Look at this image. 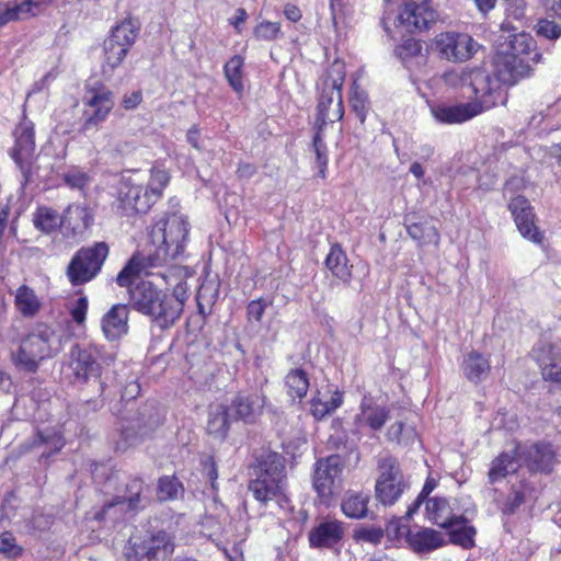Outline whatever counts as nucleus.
<instances>
[{"label": "nucleus", "instance_id": "nucleus-1", "mask_svg": "<svg viewBox=\"0 0 561 561\" xmlns=\"http://www.w3.org/2000/svg\"><path fill=\"white\" fill-rule=\"evenodd\" d=\"M190 229L187 217L183 214L173 213L157 220L149 233V264L161 267L184 260Z\"/></svg>", "mask_w": 561, "mask_h": 561}, {"label": "nucleus", "instance_id": "nucleus-2", "mask_svg": "<svg viewBox=\"0 0 561 561\" xmlns=\"http://www.w3.org/2000/svg\"><path fill=\"white\" fill-rule=\"evenodd\" d=\"M536 42L528 33H518L497 49L493 57L494 72L505 85H514L530 76L533 66L540 61Z\"/></svg>", "mask_w": 561, "mask_h": 561}, {"label": "nucleus", "instance_id": "nucleus-3", "mask_svg": "<svg viewBox=\"0 0 561 561\" xmlns=\"http://www.w3.org/2000/svg\"><path fill=\"white\" fill-rule=\"evenodd\" d=\"M286 474L284 458L277 453H267L259 460L257 477L249 483L253 497L264 504L275 503L279 510H290L286 493Z\"/></svg>", "mask_w": 561, "mask_h": 561}, {"label": "nucleus", "instance_id": "nucleus-4", "mask_svg": "<svg viewBox=\"0 0 561 561\" xmlns=\"http://www.w3.org/2000/svg\"><path fill=\"white\" fill-rule=\"evenodd\" d=\"M61 351V337L46 323H36L21 337L12 352L14 365L23 371L36 373L41 363Z\"/></svg>", "mask_w": 561, "mask_h": 561}, {"label": "nucleus", "instance_id": "nucleus-5", "mask_svg": "<svg viewBox=\"0 0 561 561\" xmlns=\"http://www.w3.org/2000/svg\"><path fill=\"white\" fill-rule=\"evenodd\" d=\"M131 307L151 318L160 329H168L179 320L180 304L149 280H140L129 288Z\"/></svg>", "mask_w": 561, "mask_h": 561}, {"label": "nucleus", "instance_id": "nucleus-6", "mask_svg": "<svg viewBox=\"0 0 561 561\" xmlns=\"http://www.w3.org/2000/svg\"><path fill=\"white\" fill-rule=\"evenodd\" d=\"M169 181V173L159 168L151 169L146 186L123 179L117 190L118 201L126 213H147L162 197Z\"/></svg>", "mask_w": 561, "mask_h": 561}, {"label": "nucleus", "instance_id": "nucleus-7", "mask_svg": "<svg viewBox=\"0 0 561 561\" xmlns=\"http://www.w3.org/2000/svg\"><path fill=\"white\" fill-rule=\"evenodd\" d=\"M346 76L345 65L334 61L327 71L322 82V92L318 103L316 127L324 128L328 123L342 119L344 114L342 87Z\"/></svg>", "mask_w": 561, "mask_h": 561}, {"label": "nucleus", "instance_id": "nucleus-8", "mask_svg": "<svg viewBox=\"0 0 561 561\" xmlns=\"http://www.w3.org/2000/svg\"><path fill=\"white\" fill-rule=\"evenodd\" d=\"M174 549L171 537L165 531L131 536L125 548L127 561H164Z\"/></svg>", "mask_w": 561, "mask_h": 561}, {"label": "nucleus", "instance_id": "nucleus-9", "mask_svg": "<svg viewBox=\"0 0 561 561\" xmlns=\"http://www.w3.org/2000/svg\"><path fill=\"white\" fill-rule=\"evenodd\" d=\"M107 254L108 248L104 242L80 249L67 268V276L70 283L72 285H80L94 278L101 271Z\"/></svg>", "mask_w": 561, "mask_h": 561}, {"label": "nucleus", "instance_id": "nucleus-10", "mask_svg": "<svg viewBox=\"0 0 561 561\" xmlns=\"http://www.w3.org/2000/svg\"><path fill=\"white\" fill-rule=\"evenodd\" d=\"M379 477L375 484L376 499L385 506L393 505L407 489L398 462L387 457L378 463Z\"/></svg>", "mask_w": 561, "mask_h": 561}, {"label": "nucleus", "instance_id": "nucleus-11", "mask_svg": "<svg viewBox=\"0 0 561 561\" xmlns=\"http://www.w3.org/2000/svg\"><path fill=\"white\" fill-rule=\"evenodd\" d=\"M434 47L442 59L466 62L479 51L481 45L467 33L443 32L436 35Z\"/></svg>", "mask_w": 561, "mask_h": 561}, {"label": "nucleus", "instance_id": "nucleus-12", "mask_svg": "<svg viewBox=\"0 0 561 561\" xmlns=\"http://www.w3.org/2000/svg\"><path fill=\"white\" fill-rule=\"evenodd\" d=\"M343 467L339 455H331L316 462L312 485L322 502H328L340 491Z\"/></svg>", "mask_w": 561, "mask_h": 561}, {"label": "nucleus", "instance_id": "nucleus-13", "mask_svg": "<svg viewBox=\"0 0 561 561\" xmlns=\"http://www.w3.org/2000/svg\"><path fill=\"white\" fill-rule=\"evenodd\" d=\"M492 78L486 71L480 68L471 69L468 88L471 90L473 100L470 104H477L480 107V114L494 107L503 99L502 84H504L494 73Z\"/></svg>", "mask_w": 561, "mask_h": 561}, {"label": "nucleus", "instance_id": "nucleus-14", "mask_svg": "<svg viewBox=\"0 0 561 561\" xmlns=\"http://www.w3.org/2000/svg\"><path fill=\"white\" fill-rule=\"evenodd\" d=\"M14 146L11 149V157L21 170H24L32 162L35 154V125L27 117L23 116L13 130Z\"/></svg>", "mask_w": 561, "mask_h": 561}, {"label": "nucleus", "instance_id": "nucleus-15", "mask_svg": "<svg viewBox=\"0 0 561 561\" xmlns=\"http://www.w3.org/2000/svg\"><path fill=\"white\" fill-rule=\"evenodd\" d=\"M99 348L94 344L88 346L73 345L69 352V367L79 381L100 377L101 366L96 362Z\"/></svg>", "mask_w": 561, "mask_h": 561}, {"label": "nucleus", "instance_id": "nucleus-16", "mask_svg": "<svg viewBox=\"0 0 561 561\" xmlns=\"http://www.w3.org/2000/svg\"><path fill=\"white\" fill-rule=\"evenodd\" d=\"M456 500L434 496L425 502L426 518L442 528H453L465 522L463 513L456 506Z\"/></svg>", "mask_w": 561, "mask_h": 561}, {"label": "nucleus", "instance_id": "nucleus-17", "mask_svg": "<svg viewBox=\"0 0 561 561\" xmlns=\"http://www.w3.org/2000/svg\"><path fill=\"white\" fill-rule=\"evenodd\" d=\"M508 208L519 233L533 243H542L543 234L535 224V214L529 202L524 196L518 195L512 198Z\"/></svg>", "mask_w": 561, "mask_h": 561}, {"label": "nucleus", "instance_id": "nucleus-18", "mask_svg": "<svg viewBox=\"0 0 561 561\" xmlns=\"http://www.w3.org/2000/svg\"><path fill=\"white\" fill-rule=\"evenodd\" d=\"M398 20L408 32L423 31L436 20V12L430 0H411L404 4Z\"/></svg>", "mask_w": 561, "mask_h": 561}, {"label": "nucleus", "instance_id": "nucleus-19", "mask_svg": "<svg viewBox=\"0 0 561 561\" xmlns=\"http://www.w3.org/2000/svg\"><path fill=\"white\" fill-rule=\"evenodd\" d=\"M520 466L531 472L548 473L556 461V453L550 444L537 443L525 447L518 453Z\"/></svg>", "mask_w": 561, "mask_h": 561}, {"label": "nucleus", "instance_id": "nucleus-20", "mask_svg": "<svg viewBox=\"0 0 561 561\" xmlns=\"http://www.w3.org/2000/svg\"><path fill=\"white\" fill-rule=\"evenodd\" d=\"M85 104L90 110L85 112V119L82 125L83 131H88L106 121L114 107V96L110 90L101 89L93 91L91 96L87 99Z\"/></svg>", "mask_w": 561, "mask_h": 561}, {"label": "nucleus", "instance_id": "nucleus-21", "mask_svg": "<svg viewBox=\"0 0 561 561\" xmlns=\"http://www.w3.org/2000/svg\"><path fill=\"white\" fill-rule=\"evenodd\" d=\"M433 117L442 124L453 125L465 123L480 114L477 104L467 103H436L430 107Z\"/></svg>", "mask_w": 561, "mask_h": 561}, {"label": "nucleus", "instance_id": "nucleus-22", "mask_svg": "<svg viewBox=\"0 0 561 561\" xmlns=\"http://www.w3.org/2000/svg\"><path fill=\"white\" fill-rule=\"evenodd\" d=\"M92 221L93 214L85 204H71L61 216V229L66 236H81Z\"/></svg>", "mask_w": 561, "mask_h": 561}, {"label": "nucleus", "instance_id": "nucleus-23", "mask_svg": "<svg viewBox=\"0 0 561 561\" xmlns=\"http://www.w3.org/2000/svg\"><path fill=\"white\" fill-rule=\"evenodd\" d=\"M405 539L410 548L417 553L431 552L445 546L447 542L440 531L427 527L408 529Z\"/></svg>", "mask_w": 561, "mask_h": 561}, {"label": "nucleus", "instance_id": "nucleus-24", "mask_svg": "<svg viewBox=\"0 0 561 561\" xmlns=\"http://www.w3.org/2000/svg\"><path fill=\"white\" fill-rule=\"evenodd\" d=\"M128 307L124 304L114 305L101 320V328L108 341H116L128 332Z\"/></svg>", "mask_w": 561, "mask_h": 561}, {"label": "nucleus", "instance_id": "nucleus-25", "mask_svg": "<svg viewBox=\"0 0 561 561\" xmlns=\"http://www.w3.org/2000/svg\"><path fill=\"white\" fill-rule=\"evenodd\" d=\"M344 536L343 523L336 519L324 520L309 533V543L313 548H332Z\"/></svg>", "mask_w": 561, "mask_h": 561}, {"label": "nucleus", "instance_id": "nucleus-26", "mask_svg": "<svg viewBox=\"0 0 561 561\" xmlns=\"http://www.w3.org/2000/svg\"><path fill=\"white\" fill-rule=\"evenodd\" d=\"M344 393L332 385L318 389L311 399V413L321 420L339 409L343 403Z\"/></svg>", "mask_w": 561, "mask_h": 561}, {"label": "nucleus", "instance_id": "nucleus-27", "mask_svg": "<svg viewBox=\"0 0 561 561\" xmlns=\"http://www.w3.org/2000/svg\"><path fill=\"white\" fill-rule=\"evenodd\" d=\"M390 410L386 405L374 402L370 398H364L359 412L355 416V424L358 427H368L373 431H379L389 419Z\"/></svg>", "mask_w": 561, "mask_h": 561}, {"label": "nucleus", "instance_id": "nucleus-28", "mask_svg": "<svg viewBox=\"0 0 561 561\" xmlns=\"http://www.w3.org/2000/svg\"><path fill=\"white\" fill-rule=\"evenodd\" d=\"M536 360L541 369L543 379L561 381V354L554 346L545 344L536 348Z\"/></svg>", "mask_w": 561, "mask_h": 561}, {"label": "nucleus", "instance_id": "nucleus-29", "mask_svg": "<svg viewBox=\"0 0 561 561\" xmlns=\"http://www.w3.org/2000/svg\"><path fill=\"white\" fill-rule=\"evenodd\" d=\"M144 491V482L139 479L131 480L126 486V496L117 497L115 502H111L104 505L101 512L95 514V519L102 520L106 513L114 506L121 505L126 506L127 510L136 511L140 507L141 494Z\"/></svg>", "mask_w": 561, "mask_h": 561}, {"label": "nucleus", "instance_id": "nucleus-30", "mask_svg": "<svg viewBox=\"0 0 561 561\" xmlns=\"http://www.w3.org/2000/svg\"><path fill=\"white\" fill-rule=\"evenodd\" d=\"M461 369L468 380L480 382L489 375L491 365L481 353L471 351L463 357Z\"/></svg>", "mask_w": 561, "mask_h": 561}, {"label": "nucleus", "instance_id": "nucleus-31", "mask_svg": "<svg viewBox=\"0 0 561 561\" xmlns=\"http://www.w3.org/2000/svg\"><path fill=\"white\" fill-rule=\"evenodd\" d=\"M265 404V398L261 394L238 396L231 403V409L238 419L252 422L259 415Z\"/></svg>", "mask_w": 561, "mask_h": 561}, {"label": "nucleus", "instance_id": "nucleus-32", "mask_svg": "<svg viewBox=\"0 0 561 561\" xmlns=\"http://www.w3.org/2000/svg\"><path fill=\"white\" fill-rule=\"evenodd\" d=\"M154 267L157 265L149 264V256L147 254H134L118 273L116 282L121 287H129L140 273H148L149 268Z\"/></svg>", "mask_w": 561, "mask_h": 561}, {"label": "nucleus", "instance_id": "nucleus-33", "mask_svg": "<svg viewBox=\"0 0 561 561\" xmlns=\"http://www.w3.org/2000/svg\"><path fill=\"white\" fill-rule=\"evenodd\" d=\"M325 266L332 275L343 283H350L352 277L348 260L340 244H333L325 257Z\"/></svg>", "mask_w": 561, "mask_h": 561}, {"label": "nucleus", "instance_id": "nucleus-34", "mask_svg": "<svg viewBox=\"0 0 561 561\" xmlns=\"http://www.w3.org/2000/svg\"><path fill=\"white\" fill-rule=\"evenodd\" d=\"M520 467L519 456L517 450L511 453H502L496 457L489 470V480L494 483L510 473H514Z\"/></svg>", "mask_w": 561, "mask_h": 561}, {"label": "nucleus", "instance_id": "nucleus-35", "mask_svg": "<svg viewBox=\"0 0 561 561\" xmlns=\"http://www.w3.org/2000/svg\"><path fill=\"white\" fill-rule=\"evenodd\" d=\"M369 494L347 491L342 500L341 510L350 518L362 519L368 513Z\"/></svg>", "mask_w": 561, "mask_h": 561}, {"label": "nucleus", "instance_id": "nucleus-36", "mask_svg": "<svg viewBox=\"0 0 561 561\" xmlns=\"http://www.w3.org/2000/svg\"><path fill=\"white\" fill-rule=\"evenodd\" d=\"M230 427L229 408L224 404L210 407L207 432L216 438L224 439Z\"/></svg>", "mask_w": 561, "mask_h": 561}, {"label": "nucleus", "instance_id": "nucleus-37", "mask_svg": "<svg viewBox=\"0 0 561 561\" xmlns=\"http://www.w3.org/2000/svg\"><path fill=\"white\" fill-rule=\"evenodd\" d=\"M14 304L18 311L25 318L34 317L42 307V302L35 291L26 285H22L16 289Z\"/></svg>", "mask_w": 561, "mask_h": 561}, {"label": "nucleus", "instance_id": "nucleus-38", "mask_svg": "<svg viewBox=\"0 0 561 561\" xmlns=\"http://www.w3.org/2000/svg\"><path fill=\"white\" fill-rule=\"evenodd\" d=\"M139 28V21L135 18L127 16L112 30L110 38L114 43H119L124 47L130 48L136 41Z\"/></svg>", "mask_w": 561, "mask_h": 561}, {"label": "nucleus", "instance_id": "nucleus-39", "mask_svg": "<svg viewBox=\"0 0 561 561\" xmlns=\"http://www.w3.org/2000/svg\"><path fill=\"white\" fill-rule=\"evenodd\" d=\"M408 234L420 244H434L438 247L439 244V233L435 226H433L427 220L411 222L407 225Z\"/></svg>", "mask_w": 561, "mask_h": 561}, {"label": "nucleus", "instance_id": "nucleus-40", "mask_svg": "<svg viewBox=\"0 0 561 561\" xmlns=\"http://www.w3.org/2000/svg\"><path fill=\"white\" fill-rule=\"evenodd\" d=\"M285 385L289 397L302 399L310 386L309 376L301 368L291 369L285 377Z\"/></svg>", "mask_w": 561, "mask_h": 561}, {"label": "nucleus", "instance_id": "nucleus-41", "mask_svg": "<svg viewBox=\"0 0 561 561\" xmlns=\"http://www.w3.org/2000/svg\"><path fill=\"white\" fill-rule=\"evenodd\" d=\"M244 59L240 55L232 56L224 66L225 77L229 85L238 94H242Z\"/></svg>", "mask_w": 561, "mask_h": 561}, {"label": "nucleus", "instance_id": "nucleus-42", "mask_svg": "<svg viewBox=\"0 0 561 561\" xmlns=\"http://www.w3.org/2000/svg\"><path fill=\"white\" fill-rule=\"evenodd\" d=\"M113 413L118 415L121 419L119 431L122 435V442L117 444V448L125 450L126 448L136 445L140 440V423L136 420V424H125V422H134L133 419L121 415V411L115 408L112 409Z\"/></svg>", "mask_w": 561, "mask_h": 561}, {"label": "nucleus", "instance_id": "nucleus-43", "mask_svg": "<svg viewBox=\"0 0 561 561\" xmlns=\"http://www.w3.org/2000/svg\"><path fill=\"white\" fill-rule=\"evenodd\" d=\"M33 224L38 230L50 233L57 228H61V217L53 208L42 206L34 214Z\"/></svg>", "mask_w": 561, "mask_h": 561}, {"label": "nucleus", "instance_id": "nucleus-44", "mask_svg": "<svg viewBox=\"0 0 561 561\" xmlns=\"http://www.w3.org/2000/svg\"><path fill=\"white\" fill-rule=\"evenodd\" d=\"M184 488L174 476L161 477L158 481L157 496L160 501H174L182 497Z\"/></svg>", "mask_w": 561, "mask_h": 561}, {"label": "nucleus", "instance_id": "nucleus-45", "mask_svg": "<svg viewBox=\"0 0 561 561\" xmlns=\"http://www.w3.org/2000/svg\"><path fill=\"white\" fill-rule=\"evenodd\" d=\"M350 104L359 121L364 123L369 110V101L366 91L359 89L356 81L352 84Z\"/></svg>", "mask_w": 561, "mask_h": 561}, {"label": "nucleus", "instance_id": "nucleus-46", "mask_svg": "<svg viewBox=\"0 0 561 561\" xmlns=\"http://www.w3.org/2000/svg\"><path fill=\"white\" fill-rule=\"evenodd\" d=\"M323 128L316 127V134L313 137V150L316 153V162L319 169V175L324 179L327 176V169H328V148L323 140L322 135Z\"/></svg>", "mask_w": 561, "mask_h": 561}, {"label": "nucleus", "instance_id": "nucleus-47", "mask_svg": "<svg viewBox=\"0 0 561 561\" xmlns=\"http://www.w3.org/2000/svg\"><path fill=\"white\" fill-rule=\"evenodd\" d=\"M466 523L467 520L465 519L462 524L449 528V541L463 548H471L474 543L473 538L476 529L472 526H468Z\"/></svg>", "mask_w": 561, "mask_h": 561}, {"label": "nucleus", "instance_id": "nucleus-48", "mask_svg": "<svg viewBox=\"0 0 561 561\" xmlns=\"http://www.w3.org/2000/svg\"><path fill=\"white\" fill-rule=\"evenodd\" d=\"M34 446H45L50 453H57L64 447V439L59 431L45 428L37 433Z\"/></svg>", "mask_w": 561, "mask_h": 561}, {"label": "nucleus", "instance_id": "nucleus-49", "mask_svg": "<svg viewBox=\"0 0 561 561\" xmlns=\"http://www.w3.org/2000/svg\"><path fill=\"white\" fill-rule=\"evenodd\" d=\"M129 49L130 48L124 47L119 43L112 42V39L108 37V39L105 41L104 44L106 65H108L112 69L118 67L125 59Z\"/></svg>", "mask_w": 561, "mask_h": 561}, {"label": "nucleus", "instance_id": "nucleus-50", "mask_svg": "<svg viewBox=\"0 0 561 561\" xmlns=\"http://www.w3.org/2000/svg\"><path fill=\"white\" fill-rule=\"evenodd\" d=\"M416 433L413 428L405 430L404 424L401 421L393 423L387 432L389 440L397 442L398 444L408 445L414 442Z\"/></svg>", "mask_w": 561, "mask_h": 561}, {"label": "nucleus", "instance_id": "nucleus-51", "mask_svg": "<svg viewBox=\"0 0 561 561\" xmlns=\"http://www.w3.org/2000/svg\"><path fill=\"white\" fill-rule=\"evenodd\" d=\"M23 549L16 543V539L10 531L0 534V553L8 558H19Z\"/></svg>", "mask_w": 561, "mask_h": 561}, {"label": "nucleus", "instance_id": "nucleus-52", "mask_svg": "<svg viewBox=\"0 0 561 561\" xmlns=\"http://www.w3.org/2000/svg\"><path fill=\"white\" fill-rule=\"evenodd\" d=\"M471 69L449 70L444 72L442 79L445 84L451 88H466L469 84Z\"/></svg>", "mask_w": 561, "mask_h": 561}, {"label": "nucleus", "instance_id": "nucleus-53", "mask_svg": "<svg viewBox=\"0 0 561 561\" xmlns=\"http://www.w3.org/2000/svg\"><path fill=\"white\" fill-rule=\"evenodd\" d=\"M254 36L260 41H273L280 34V24L277 22L265 21L255 26Z\"/></svg>", "mask_w": 561, "mask_h": 561}, {"label": "nucleus", "instance_id": "nucleus-54", "mask_svg": "<svg viewBox=\"0 0 561 561\" xmlns=\"http://www.w3.org/2000/svg\"><path fill=\"white\" fill-rule=\"evenodd\" d=\"M64 181L71 188L83 190L89 184L90 178L82 170L73 168L64 174Z\"/></svg>", "mask_w": 561, "mask_h": 561}, {"label": "nucleus", "instance_id": "nucleus-55", "mask_svg": "<svg viewBox=\"0 0 561 561\" xmlns=\"http://www.w3.org/2000/svg\"><path fill=\"white\" fill-rule=\"evenodd\" d=\"M270 306V302L260 298L251 300L247 306V319L250 323L261 322L265 309Z\"/></svg>", "mask_w": 561, "mask_h": 561}, {"label": "nucleus", "instance_id": "nucleus-56", "mask_svg": "<svg viewBox=\"0 0 561 561\" xmlns=\"http://www.w3.org/2000/svg\"><path fill=\"white\" fill-rule=\"evenodd\" d=\"M536 32L539 36L548 39H557L561 36V27L549 20H540L536 25Z\"/></svg>", "mask_w": 561, "mask_h": 561}, {"label": "nucleus", "instance_id": "nucleus-57", "mask_svg": "<svg viewBox=\"0 0 561 561\" xmlns=\"http://www.w3.org/2000/svg\"><path fill=\"white\" fill-rule=\"evenodd\" d=\"M14 3V8L16 13L19 14V20H27L32 16H35L41 13V10L34 3L33 0H12Z\"/></svg>", "mask_w": 561, "mask_h": 561}, {"label": "nucleus", "instance_id": "nucleus-58", "mask_svg": "<svg viewBox=\"0 0 561 561\" xmlns=\"http://www.w3.org/2000/svg\"><path fill=\"white\" fill-rule=\"evenodd\" d=\"M383 538V531L377 527L360 528L355 533V539L377 545Z\"/></svg>", "mask_w": 561, "mask_h": 561}, {"label": "nucleus", "instance_id": "nucleus-59", "mask_svg": "<svg viewBox=\"0 0 561 561\" xmlns=\"http://www.w3.org/2000/svg\"><path fill=\"white\" fill-rule=\"evenodd\" d=\"M525 502V494L522 490H513L503 505L505 514H512Z\"/></svg>", "mask_w": 561, "mask_h": 561}, {"label": "nucleus", "instance_id": "nucleus-60", "mask_svg": "<svg viewBox=\"0 0 561 561\" xmlns=\"http://www.w3.org/2000/svg\"><path fill=\"white\" fill-rule=\"evenodd\" d=\"M13 21H20L13 1L0 2V27Z\"/></svg>", "mask_w": 561, "mask_h": 561}, {"label": "nucleus", "instance_id": "nucleus-61", "mask_svg": "<svg viewBox=\"0 0 561 561\" xmlns=\"http://www.w3.org/2000/svg\"><path fill=\"white\" fill-rule=\"evenodd\" d=\"M88 311V299L87 297H80L76 305L71 308L70 313L75 322L82 324L85 320Z\"/></svg>", "mask_w": 561, "mask_h": 561}, {"label": "nucleus", "instance_id": "nucleus-62", "mask_svg": "<svg viewBox=\"0 0 561 561\" xmlns=\"http://www.w3.org/2000/svg\"><path fill=\"white\" fill-rule=\"evenodd\" d=\"M168 298L176 299L178 302L180 304V310H179V318H180L182 312H183L184 304H185V301L187 299V287H186V284L185 283L176 284L174 289H173V294L172 295L168 294Z\"/></svg>", "mask_w": 561, "mask_h": 561}, {"label": "nucleus", "instance_id": "nucleus-63", "mask_svg": "<svg viewBox=\"0 0 561 561\" xmlns=\"http://www.w3.org/2000/svg\"><path fill=\"white\" fill-rule=\"evenodd\" d=\"M27 402L31 403V410L24 412L22 414V416L25 419L35 417V411H36L37 407H36L35 402H33V400L28 397L22 396V397L18 398L14 402L13 410L15 411L16 414H19L21 408L25 407Z\"/></svg>", "mask_w": 561, "mask_h": 561}, {"label": "nucleus", "instance_id": "nucleus-64", "mask_svg": "<svg viewBox=\"0 0 561 561\" xmlns=\"http://www.w3.org/2000/svg\"><path fill=\"white\" fill-rule=\"evenodd\" d=\"M142 100L140 91H134L129 94H125L122 100V105L125 110L136 108Z\"/></svg>", "mask_w": 561, "mask_h": 561}]
</instances>
